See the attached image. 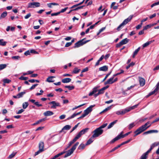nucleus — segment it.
<instances>
[{"label": "nucleus", "instance_id": "nucleus-1", "mask_svg": "<svg viewBox=\"0 0 159 159\" xmlns=\"http://www.w3.org/2000/svg\"><path fill=\"white\" fill-rule=\"evenodd\" d=\"M150 121H148L144 125H142L140 127H139L136 131H135L134 133L135 134L134 135L135 137L137 135L140 134L142 132H143L145 130H146L147 129L149 128L151 126L152 123L149 125L147 126L150 124Z\"/></svg>", "mask_w": 159, "mask_h": 159}, {"label": "nucleus", "instance_id": "nucleus-2", "mask_svg": "<svg viewBox=\"0 0 159 159\" xmlns=\"http://www.w3.org/2000/svg\"><path fill=\"white\" fill-rule=\"evenodd\" d=\"M103 132V130L98 127L96 128L93 131V134L90 138V144L92 143L93 141V139L99 137L101 135Z\"/></svg>", "mask_w": 159, "mask_h": 159}, {"label": "nucleus", "instance_id": "nucleus-3", "mask_svg": "<svg viewBox=\"0 0 159 159\" xmlns=\"http://www.w3.org/2000/svg\"><path fill=\"white\" fill-rule=\"evenodd\" d=\"M133 15H130L125 20L123 21L118 27L117 30L119 31L121 29V27L127 24L132 19Z\"/></svg>", "mask_w": 159, "mask_h": 159}, {"label": "nucleus", "instance_id": "nucleus-4", "mask_svg": "<svg viewBox=\"0 0 159 159\" xmlns=\"http://www.w3.org/2000/svg\"><path fill=\"white\" fill-rule=\"evenodd\" d=\"M85 39H84L81 40H80L77 42L76 43L74 47V48H76L79 47L84 44H85L86 43L89 41V40H87L85 41Z\"/></svg>", "mask_w": 159, "mask_h": 159}, {"label": "nucleus", "instance_id": "nucleus-5", "mask_svg": "<svg viewBox=\"0 0 159 159\" xmlns=\"http://www.w3.org/2000/svg\"><path fill=\"white\" fill-rule=\"evenodd\" d=\"M89 128H86L83 129L80 131L79 133L76 135L74 139L76 141L83 134L89 131Z\"/></svg>", "mask_w": 159, "mask_h": 159}, {"label": "nucleus", "instance_id": "nucleus-6", "mask_svg": "<svg viewBox=\"0 0 159 159\" xmlns=\"http://www.w3.org/2000/svg\"><path fill=\"white\" fill-rule=\"evenodd\" d=\"M40 6V3L39 2H33L28 4V8H35Z\"/></svg>", "mask_w": 159, "mask_h": 159}, {"label": "nucleus", "instance_id": "nucleus-7", "mask_svg": "<svg viewBox=\"0 0 159 159\" xmlns=\"http://www.w3.org/2000/svg\"><path fill=\"white\" fill-rule=\"evenodd\" d=\"M109 87V85H107L106 86H105L102 88L98 90V92L97 93H96L94 94V97H96L99 94H102L104 93V91L107 89Z\"/></svg>", "mask_w": 159, "mask_h": 159}, {"label": "nucleus", "instance_id": "nucleus-8", "mask_svg": "<svg viewBox=\"0 0 159 159\" xmlns=\"http://www.w3.org/2000/svg\"><path fill=\"white\" fill-rule=\"evenodd\" d=\"M49 104L52 105L51 107L52 109H56L57 107H60V103L58 102H56L55 101H52L50 102L49 103Z\"/></svg>", "mask_w": 159, "mask_h": 159}, {"label": "nucleus", "instance_id": "nucleus-9", "mask_svg": "<svg viewBox=\"0 0 159 159\" xmlns=\"http://www.w3.org/2000/svg\"><path fill=\"white\" fill-rule=\"evenodd\" d=\"M129 111V110H127V108L125 109L124 110L122 111H119L116 112V113L118 115H123L125 113Z\"/></svg>", "mask_w": 159, "mask_h": 159}, {"label": "nucleus", "instance_id": "nucleus-10", "mask_svg": "<svg viewBox=\"0 0 159 159\" xmlns=\"http://www.w3.org/2000/svg\"><path fill=\"white\" fill-rule=\"evenodd\" d=\"M75 149L72 147L69 150H68L66 154L64 156V157H66L68 156H70L74 152Z\"/></svg>", "mask_w": 159, "mask_h": 159}, {"label": "nucleus", "instance_id": "nucleus-11", "mask_svg": "<svg viewBox=\"0 0 159 159\" xmlns=\"http://www.w3.org/2000/svg\"><path fill=\"white\" fill-rule=\"evenodd\" d=\"M139 81L141 86H143L145 85V80L144 78L140 77H139Z\"/></svg>", "mask_w": 159, "mask_h": 159}, {"label": "nucleus", "instance_id": "nucleus-12", "mask_svg": "<svg viewBox=\"0 0 159 159\" xmlns=\"http://www.w3.org/2000/svg\"><path fill=\"white\" fill-rule=\"evenodd\" d=\"M122 138L120 134L117 136L115 138L112 139L110 142V144L114 143L116 141L118 140L119 139Z\"/></svg>", "mask_w": 159, "mask_h": 159}, {"label": "nucleus", "instance_id": "nucleus-13", "mask_svg": "<svg viewBox=\"0 0 159 159\" xmlns=\"http://www.w3.org/2000/svg\"><path fill=\"white\" fill-rule=\"evenodd\" d=\"M89 113V107H88L84 111V114L79 118H82L84 117Z\"/></svg>", "mask_w": 159, "mask_h": 159}, {"label": "nucleus", "instance_id": "nucleus-14", "mask_svg": "<svg viewBox=\"0 0 159 159\" xmlns=\"http://www.w3.org/2000/svg\"><path fill=\"white\" fill-rule=\"evenodd\" d=\"M114 79V77L110 78L108 80L106 81L104 83L105 85H106L107 84H111L114 83L113 80Z\"/></svg>", "mask_w": 159, "mask_h": 159}, {"label": "nucleus", "instance_id": "nucleus-15", "mask_svg": "<svg viewBox=\"0 0 159 159\" xmlns=\"http://www.w3.org/2000/svg\"><path fill=\"white\" fill-rule=\"evenodd\" d=\"M108 70V67L107 66H104L99 68V71H106Z\"/></svg>", "mask_w": 159, "mask_h": 159}, {"label": "nucleus", "instance_id": "nucleus-16", "mask_svg": "<svg viewBox=\"0 0 159 159\" xmlns=\"http://www.w3.org/2000/svg\"><path fill=\"white\" fill-rule=\"evenodd\" d=\"M53 114V113L52 111H47L43 113V115L45 116H48L52 115Z\"/></svg>", "mask_w": 159, "mask_h": 159}, {"label": "nucleus", "instance_id": "nucleus-17", "mask_svg": "<svg viewBox=\"0 0 159 159\" xmlns=\"http://www.w3.org/2000/svg\"><path fill=\"white\" fill-rule=\"evenodd\" d=\"M117 121V120H115L112 122L110 124L107 126V129H109L111 128L115 124Z\"/></svg>", "mask_w": 159, "mask_h": 159}, {"label": "nucleus", "instance_id": "nucleus-18", "mask_svg": "<svg viewBox=\"0 0 159 159\" xmlns=\"http://www.w3.org/2000/svg\"><path fill=\"white\" fill-rule=\"evenodd\" d=\"M44 147V143L43 142H40L39 144V148L41 149V150L43 151V148Z\"/></svg>", "mask_w": 159, "mask_h": 159}, {"label": "nucleus", "instance_id": "nucleus-19", "mask_svg": "<svg viewBox=\"0 0 159 159\" xmlns=\"http://www.w3.org/2000/svg\"><path fill=\"white\" fill-rule=\"evenodd\" d=\"M71 80V79L69 78H66L62 80V82L63 83H67L70 82Z\"/></svg>", "mask_w": 159, "mask_h": 159}, {"label": "nucleus", "instance_id": "nucleus-20", "mask_svg": "<svg viewBox=\"0 0 159 159\" xmlns=\"http://www.w3.org/2000/svg\"><path fill=\"white\" fill-rule=\"evenodd\" d=\"M98 87H96L94 88L93 89L92 92H90V96L92 95L93 94H94V93H96L97 92L98 90Z\"/></svg>", "mask_w": 159, "mask_h": 159}, {"label": "nucleus", "instance_id": "nucleus-21", "mask_svg": "<svg viewBox=\"0 0 159 159\" xmlns=\"http://www.w3.org/2000/svg\"><path fill=\"white\" fill-rule=\"evenodd\" d=\"M46 120L45 118H43L42 119H41L37 121L36 122L33 124L32 125H37L40 122L44 121Z\"/></svg>", "mask_w": 159, "mask_h": 159}, {"label": "nucleus", "instance_id": "nucleus-22", "mask_svg": "<svg viewBox=\"0 0 159 159\" xmlns=\"http://www.w3.org/2000/svg\"><path fill=\"white\" fill-rule=\"evenodd\" d=\"M81 112H80L78 113H74L71 116H70L69 117L67 118V120H70L71 119L73 118H74L76 116L79 115L81 113Z\"/></svg>", "mask_w": 159, "mask_h": 159}, {"label": "nucleus", "instance_id": "nucleus-23", "mask_svg": "<svg viewBox=\"0 0 159 159\" xmlns=\"http://www.w3.org/2000/svg\"><path fill=\"white\" fill-rule=\"evenodd\" d=\"M140 48V47H139L137 49L135 50L133 54V58H134L135 57V56L137 55L139 51Z\"/></svg>", "mask_w": 159, "mask_h": 159}, {"label": "nucleus", "instance_id": "nucleus-24", "mask_svg": "<svg viewBox=\"0 0 159 159\" xmlns=\"http://www.w3.org/2000/svg\"><path fill=\"white\" fill-rule=\"evenodd\" d=\"M129 39H128L127 38H125L122 40L121 42L122 44V45H123L129 42Z\"/></svg>", "mask_w": 159, "mask_h": 159}, {"label": "nucleus", "instance_id": "nucleus-25", "mask_svg": "<svg viewBox=\"0 0 159 159\" xmlns=\"http://www.w3.org/2000/svg\"><path fill=\"white\" fill-rule=\"evenodd\" d=\"M116 4V2H113L111 4V7H113V9L114 10H116L118 8V6H114Z\"/></svg>", "mask_w": 159, "mask_h": 159}, {"label": "nucleus", "instance_id": "nucleus-26", "mask_svg": "<svg viewBox=\"0 0 159 159\" xmlns=\"http://www.w3.org/2000/svg\"><path fill=\"white\" fill-rule=\"evenodd\" d=\"M111 106H110L109 107H107V108H106L105 109H104L102 111L100 112V114H101L105 112L108 111V110L110 109L111 108Z\"/></svg>", "mask_w": 159, "mask_h": 159}, {"label": "nucleus", "instance_id": "nucleus-27", "mask_svg": "<svg viewBox=\"0 0 159 159\" xmlns=\"http://www.w3.org/2000/svg\"><path fill=\"white\" fill-rule=\"evenodd\" d=\"M7 13L6 11H4L3 12L1 15L0 19H2L3 18H5L7 15Z\"/></svg>", "mask_w": 159, "mask_h": 159}, {"label": "nucleus", "instance_id": "nucleus-28", "mask_svg": "<svg viewBox=\"0 0 159 159\" xmlns=\"http://www.w3.org/2000/svg\"><path fill=\"white\" fill-rule=\"evenodd\" d=\"M54 78V76L49 77L47 79V81L49 82H53L54 81L53 80V78Z\"/></svg>", "mask_w": 159, "mask_h": 159}, {"label": "nucleus", "instance_id": "nucleus-29", "mask_svg": "<svg viewBox=\"0 0 159 159\" xmlns=\"http://www.w3.org/2000/svg\"><path fill=\"white\" fill-rule=\"evenodd\" d=\"M16 154V152H13L11 154L9 155L8 157V159H11L13 158Z\"/></svg>", "mask_w": 159, "mask_h": 159}, {"label": "nucleus", "instance_id": "nucleus-30", "mask_svg": "<svg viewBox=\"0 0 159 159\" xmlns=\"http://www.w3.org/2000/svg\"><path fill=\"white\" fill-rule=\"evenodd\" d=\"M71 126L69 125H66L64 126L62 129V130H68L71 128Z\"/></svg>", "mask_w": 159, "mask_h": 159}, {"label": "nucleus", "instance_id": "nucleus-31", "mask_svg": "<svg viewBox=\"0 0 159 159\" xmlns=\"http://www.w3.org/2000/svg\"><path fill=\"white\" fill-rule=\"evenodd\" d=\"M152 41H148L144 43L143 45V48H145L147 46H148V45H149L150 43H151L152 42Z\"/></svg>", "mask_w": 159, "mask_h": 159}, {"label": "nucleus", "instance_id": "nucleus-32", "mask_svg": "<svg viewBox=\"0 0 159 159\" xmlns=\"http://www.w3.org/2000/svg\"><path fill=\"white\" fill-rule=\"evenodd\" d=\"M131 132H130V131L129 132H128L126 133V134H122L123 132H121L120 134L122 138H124L125 137L128 135Z\"/></svg>", "mask_w": 159, "mask_h": 159}, {"label": "nucleus", "instance_id": "nucleus-33", "mask_svg": "<svg viewBox=\"0 0 159 159\" xmlns=\"http://www.w3.org/2000/svg\"><path fill=\"white\" fill-rule=\"evenodd\" d=\"M7 43V42L4 41L3 39H0V45L1 46H5Z\"/></svg>", "mask_w": 159, "mask_h": 159}, {"label": "nucleus", "instance_id": "nucleus-34", "mask_svg": "<svg viewBox=\"0 0 159 159\" xmlns=\"http://www.w3.org/2000/svg\"><path fill=\"white\" fill-rule=\"evenodd\" d=\"M25 93L26 92L25 91L20 92L17 94V96H18L19 98H20L22 97L23 95L25 94Z\"/></svg>", "mask_w": 159, "mask_h": 159}, {"label": "nucleus", "instance_id": "nucleus-35", "mask_svg": "<svg viewBox=\"0 0 159 159\" xmlns=\"http://www.w3.org/2000/svg\"><path fill=\"white\" fill-rule=\"evenodd\" d=\"M80 71V69H78L77 68H75L73 71V73L75 74H77Z\"/></svg>", "mask_w": 159, "mask_h": 159}, {"label": "nucleus", "instance_id": "nucleus-36", "mask_svg": "<svg viewBox=\"0 0 159 159\" xmlns=\"http://www.w3.org/2000/svg\"><path fill=\"white\" fill-rule=\"evenodd\" d=\"M29 105V104L28 102H25L23 103L22 105L23 108L25 109H26L28 106Z\"/></svg>", "mask_w": 159, "mask_h": 159}, {"label": "nucleus", "instance_id": "nucleus-37", "mask_svg": "<svg viewBox=\"0 0 159 159\" xmlns=\"http://www.w3.org/2000/svg\"><path fill=\"white\" fill-rule=\"evenodd\" d=\"M65 88H68L69 90H71L74 89V86H70L69 85H66L65 86Z\"/></svg>", "mask_w": 159, "mask_h": 159}, {"label": "nucleus", "instance_id": "nucleus-38", "mask_svg": "<svg viewBox=\"0 0 159 159\" xmlns=\"http://www.w3.org/2000/svg\"><path fill=\"white\" fill-rule=\"evenodd\" d=\"M159 145V142H155L153 143L151 146V147L152 148V149L154 147L156 146H157L158 145Z\"/></svg>", "mask_w": 159, "mask_h": 159}, {"label": "nucleus", "instance_id": "nucleus-39", "mask_svg": "<svg viewBox=\"0 0 159 159\" xmlns=\"http://www.w3.org/2000/svg\"><path fill=\"white\" fill-rule=\"evenodd\" d=\"M3 81L4 84H8L10 83L11 81L9 79H5L3 80Z\"/></svg>", "mask_w": 159, "mask_h": 159}, {"label": "nucleus", "instance_id": "nucleus-40", "mask_svg": "<svg viewBox=\"0 0 159 159\" xmlns=\"http://www.w3.org/2000/svg\"><path fill=\"white\" fill-rule=\"evenodd\" d=\"M156 92H157V91L155 89H154L153 91L149 93V94L146 96L147 98H148L150 96Z\"/></svg>", "mask_w": 159, "mask_h": 159}, {"label": "nucleus", "instance_id": "nucleus-41", "mask_svg": "<svg viewBox=\"0 0 159 159\" xmlns=\"http://www.w3.org/2000/svg\"><path fill=\"white\" fill-rule=\"evenodd\" d=\"M148 156L145 153H143L140 157V159H147Z\"/></svg>", "mask_w": 159, "mask_h": 159}, {"label": "nucleus", "instance_id": "nucleus-42", "mask_svg": "<svg viewBox=\"0 0 159 159\" xmlns=\"http://www.w3.org/2000/svg\"><path fill=\"white\" fill-rule=\"evenodd\" d=\"M135 125L134 123H132L130 124L128 126V129H131L132 128H133L134 126Z\"/></svg>", "mask_w": 159, "mask_h": 159}, {"label": "nucleus", "instance_id": "nucleus-43", "mask_svg": "<svg viewBox=\"0 0 159 159\" xmlns=\"http://www.w3.org/2000/svg\"><path fill=\"white\" fill-rule=\"evenodd\" d=\"M85 145L84 144L82 143L79 146L78 148L79 149H83L85 147Z\"/></svg>", "mask_w": 159, "mask_h": 159}, {"label": "nucleus", "instance_id": "nucleus-44", "mask_svg": "<svg viewBox=\"0 0 159 159\" xmlns=\"http://www.w3.org/2000/svg\"><path fill=\"white\" fill-rule=\"evenodd\" d=\"M138 105H136L134 106H133L132 107H130L128 108V109L127 108V110H129V111H130L131 110L135 108H136L138 106Z\"/></svg>", "mask_w": 159, "mask_h": 159}, {"label": "nucleus", "instance_id": "nucleus-45", "mask_svg": "<svg viewBox=\"0 0 159 159\" xmlns=\"http://www.w3.org/2000/svg\"><path fill=\"white\" fill-rule=\"evenodd\" d=\"M28 78L27 77H24L22 76H21V77H20V78H19V80H26L28 79Z\"/></svg>", "mask_w": 159, "mask_h": 159}, {"label": "nucleus", "instance_id": "nucleus-46", "mask_svg": "<svg viewBox=\"0 0 159 159\" xmlns=\"http://www.w3.org/2000/svg\"><path fill=\"white\" fill-rule=\"evenodd\" d=\"M7 65L6 64L0 65V70H2L6 67Z\"/></svg>", "mask_w": 159, "mask_h": 159}, {"label": "nucleus", "instance_id": "nucleus-47", "mask_svg": "<svg viewBox=\"0 0 159 159\" xmlns=\"http://www.w3.org/2000/svg\"><path fill=\"white\" fill-rule=\"evenodd\" d=\"M76 141V140H75V139H74L70 141L69 143V145L68 147V148L72 144H73Z\"/></svg>", "mask_w": 159, "mask_h": 159}, {"label": "nucleus", "instance_id": "nucleus-48", "mask_svg": "<svg viewBox=\"0 0 159 159\" xmlns=\"http://www.w3.org/2000/svg\"><path fill=\"white\" fill-rule=\"evenodd\" d=\"M151 27L150 24L149 25H148L145 26H144L143 27V30H146L147 29H148L150 28Z\"/></svg>", "mask_w": 159, "mask_h": 159}, {"label": "nucleus", "instance_id": "nucleus-49", "mask_svg": "<svg viewBox=\"0 0 159 159\" xmlns=\"http://www.w3.org/2000/svg\"><path fill=\"white\" fill-rule=\"evenodd\" d=\"M20 58V57L17 56H12L11 57L12 59H14L15 60H18Z\"/></svg>", "mask_w": 159, "mask_h": 159}, {"label": "nucleus", "instance_id": "nucleus-50", "mask_svg": "<svg viewBox=\"0 0 159 159\" xmlns=\"http://www.w3.org/2000/svg\"><path fill=\"white\" fill-rule=\"evenodd\" d=\"M34 104L38 107H42L43 106L41 104H40L38 102H36L34 103Z\"/></svg>", "mask_w": 159, "mask_h": 159}, {"label": "nucleus", "instance_id": "nucleus-51", "mask_svg": "<svg viewBox=\"0 0 159 159\" xmlns=\"http://www.w3.org/2000/svg\"><path fill=\"white\" fill-rule=\"evenodd\" d=\"M107 125V123H106L101 125L99 127L100 129H102L105 127Z\"/></svg>", "mask_w": 159, "mask_h": 159}, {"label": "nucleus", "instance_id": "nucleus-52", "mask_svg": "<svg viewBox=\"0 0 159 159\" xmlns=\"http://www.w3.org/2000/svg\"><path fill=\"white\" fill-rule=\"evenodd\" d=\"M111 72H110L109 73L107 74L106 75V76L105 77V78L103 79V80L102 81V82L106 80L107 79V78L108 77V76L111 74Z\"/></svg>", "mask_w": 159, "mask_h": 159}, {"label": "nucleus", "instance_id": "nucleus-53", "mask_svg": "<svg viewBox=\"0 0 159 159\" xmlns=\"http://www.w3.org/2000/svg\"><path fill=\"white\" fill-rule=\"evenodd\" d=\"M38 85V84H35L33 85L30 88V90H32L34 89L35 87Z\"/></svg>", "mask_w": 159, "mask_h": 159}, {"label": "nucleus", "instance_id": "nucleus-54", "mask_svg": "<svg viewBox=\"0 0 159 159\" xmlns=\"http://www.w3.org/2000/svg\"><path fill=\"white\" fill-rule=\"evenodd\" d=\"M43 152V151L41 150V149L40 150L39 149L38 151H37L36 152H35L34 156H36L38 155L39 153H40L41 152Z\"/></svg>", "mask_w": 159, "mask_h": 159}, {"label": "nucleus", "instance_id": "nucleus-55", "mask_svg": "<svg viewBox=\"0 0 159 159\" xmlns=\"http://www.w3.org/2000/svg\"><path fill=\"white\" fill-rule=\"evenodd\" d=\"M152 149V148H151L150 147V149L148 151H147L146 152H145L144 153H145V154H146V155H147L148 156V153L151 151Z\"/></svg>", "mask_w": 159, "mask_h": 159}, {"label": "nucleus", "instance_id": "nucleus-56", "mask_svg": "<svg viewBox=\"0 0 159 159\" xmlns=\"http://www.w3.org/2000/svg\"><path fill=\"white\" fill-rule=\"evenodd\" d=\"M79 143L78 142H76L72 147L74 149H75L77 146L78 145Z\"/></svg>", "mask_w": 159, "mask_h": 159}, {"label": "nucleus", "instance_id": "nucleus-57", "mask_svg": "<svg viewBox=\"0 0 159 159\" xmlns=\"http://www.w3.org/2000/svg\"><path fill=\"white\" fill-rule=\"evenodd\" d=\"M79 143L78 142H76L72 147L74 149H75L77 146L78 145Z\"/></svg>", "mask_w": 159, "mask_h": 159}, {"label": "nucleus", "instance_id": "nucleus-58", "mask_svg": "<svg viewBox=\"0 0 159 159\" xmlns=\"http://www.w3.org/2000/svg\"><path fill=\"white\" fill-rule=\"evenodd\" d=\"M84 104L80 105H79V106L75 107H74V108H72V110H75V109H77V108H79L80 107H81L82 106H83L84 105Z\"/></svg>", "mask_w": 159, "mask_h": 159}, {"label": "nucleus", "instance_id": "nucleus-59", "mask_svg": "<svg viewBox=\"0 0 159 159\" xmlns=\"http://www.w3.org/2000/svg\"><path fill=\"white\" fill-rule=\"evenodd\" d=\"M122 45V43L120 41L117 44H116V48H119Z\"/></svg>", "mask_w": 159, "mask_h": 159}, {"label": "nucleus", "instance_id": "nucleus-60", "mask_svg": "<svg viewBox=\"0 0 159 159\" xmlns=\"http://www.w3.org/2000/svg\"><path fill=\"white\" fill-rule=\"evenodd\" d=\"M67 8H68V7H66L64 9H62L61 10V11H60L58 12H60V14L61 13L64 12L67 9Z\"/></svg>", "mask_w": 159, "mask_h": 159}, {"label": "nucleus", "instance_id": "nucleus-61", "mask_svg": "<svg viewBox=\"0 0 159 159\" xmlns=\"http://www.w3.org/2000/svg\"><path fill=\"white\" fill-rule=\"evenodd\" d=\"M31 16V14L30 13L28 14L26 16H25V19L29 18Z\"/></svg>", "mask_w": 159, "mask_h": 159}, {"label": "nucleus", "instance_id": "nucleus-62", "mask_svg": "<svg viewBox=\"0 0 159 159\" xmlns=\"http://www.w3.org/2000/svg\"><path fill=\"white\" fill-rule=\"evenodd\" d=\"M156 86V88L155 89L157 91L159 89V82L157 84Z\"/></svg>", "mask_w": 159, "mask_h": 159}, {"label": "nucleus", "instance_id": "nucleus-63", "mask_svg": "<svg viewBox=\"0 0 159 159\" xmlns=\"http://www.w3.org/2000/svg\"><path fill=\"white\" fill-rule=\"evenodd\" d=\"M72 44V42H68L66 43V44L65 45V47H68L70 46Z\"/></svg>", "mask_w": 159, "mask_h": 159}, {"label": "nucleus", "instance_id": "nucleus-64", "mask_svg": "<svg viewBox=\"0 0 159 159\" xmlns=\"http://www.w3.org/2000/svg\"><path fill=\"white\" fill-rule=\"evenodd\" d=\"M159 121V117L158 118H156L155 120H154L152 123V124H153L154 123L157 122Z\"/></svg>", "mask_w": 159, "mask_h": 159}]
</instances>
